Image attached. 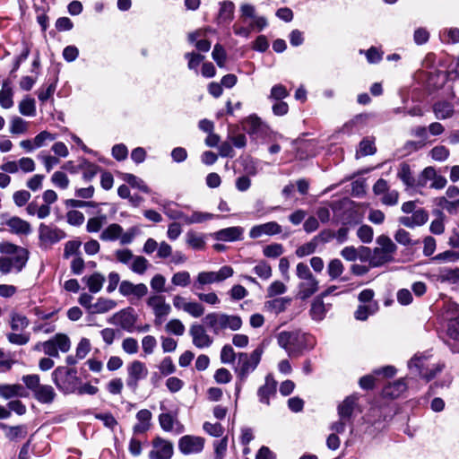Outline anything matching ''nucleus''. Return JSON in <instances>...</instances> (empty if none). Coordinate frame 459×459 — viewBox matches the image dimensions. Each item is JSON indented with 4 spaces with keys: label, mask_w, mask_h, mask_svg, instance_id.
Returning <instances> with one entry per match:
<instances>
[{
    "label": "nucleus",
    "mask_w": 459,
    "mask_h": 459,
    "mask_svg": "<svg viewBox=\"0 0 459 459\" xmlns=\"http://www.w3.org/2000/svg\"><path fill=\"white\" fill-rule=\"evenodd\" d=\"M276 338L279 346L285 350L290 357H299L304 351L315 346L314 337L299 331H282Z\"/></svg>",
    "instance_id": "f257e3e1"
},
{
    "label": "nucleus",
    "mask_w": 459,
    "mask_h": 459,
    "mask_svg": "<svg viewBox=\"0 0 459 459\" xmlns=\"http://www.w3.org/2000/svg\"><path fill=\"white\" fill-rule=\"evenodd\" d=\"M204 323L212 332L218 335L225 330L238 331L242 326V319L237 315H228L221 312H212L204 318Z\"/></svg>",
    "instance_id": "f03ea898"
},
{
    "label": "nucleus",
    "mask_w": 459,
    "mask_h": 459,
    "mask_svg": "<svg viewBox=\"0 0 459 459\" xmlns=\"http://www.w3.org/2000/svg\"><path fill=\"white\" fill-rule=\"evenodd\" d=\"M376 247L370 257L369 264L373 267L380 266L385 263L392 262L397 251L396 244L386 235H380L377 238Z\"/></svg>",
    "instance_id": "7ed1b4c3"
},
{
    "label": "nucleus",
    "mask_w": 459,
    "mask_h": 459,
    "mask_svg": "<svg viewBox=\"0 0 459 459\" xmlns=\"http://www.w3.org/2000/svg\"><path fill=\"white\" fill-rule=\"evenodd\" d=\"M296 275L299 279L297 297L302 300L310 298L319 289V282L311 273L309 267L304 263L296 266Z\"/></svg>",
    "instance_id": "20e7f679"
},
{
    "label": "nucleus",
    "mask_w": 459,
    "mask_h": 459,
    "mask_svg": "<svg viewBox=\"0 0 459 459\" xmlns=\"http://www.w3.org/2000/svg\"><path fill=\"white\" fill-rule=\"evenodd\" d=\"M408 367L411 374L419 375L426 382L430 381L442 370L441 365L432 363L430 358L423 354H415L408 362Z\"/></svg>",
    "instance_id": "39448f33"
},
{
    "label": "nucleus",
    "mask_w": 459,
    "mask_h": 459,
    "mask_svg": "<svg viewBox=\"0 0 459 459\" xmlns=\"http://www.w3.org/2000/svg\"><path fill=\"white\" fill-rule=\"evenodd\" d=\"M264 350L257 347L251 353L240 352L238 354V363L235 368V373L240 382H244L250 373H252L258 366Z\"/></svg>",
    "instance_id": "423d86ee"
},
{
    "label": "nucleus",
    "mask_w": 459,
    "mask_h": 459,
    "mask_svg": "<svg viewBox=\"0 0 459 459\" xmlns=\"http://www.w3.org/2000/svg\"><path fill=\"white\" fill-rule=\"evenodd\" d=\"M148 373L145 363L137 359L133 360L126 366V387L132 393H135L139 388L140 382L146 379Z\"/></svg>",
    "instance_id": "0eeeda50"
},
{
    "label": "nucleus",
    "mask_w": 459,
    "mask_h": 459,
    "mask_svg": "<svg viewBox=\"0 0 459 459\" xmlns=\"http://www.w3.org/2000/svg\"><path fill=\"white\" fill-rule=\"evenodd\" d=\"M55 385L65 393H73L75 390L77 377L76 371L66 367H57L52 373Z\"/></svg>",
    "instance_id": "6e6552de"
},
{
    "label": "nucleus",
    "mask_w": 459,
    "mask_h": 459,
    "mask_svg": "<svg viewBox=\"0 0 459 459\" xmlns=\"http://www.w3.org/2000/svg\"><path fill=\"white\" fill-rule=\"evenodd\" d=\"M234 273L232 267L224 265L218 272H201L197 274L194 282V288L202 290L204 285L221 282Z\"/></svg>",
    "instance_id": "1a4fd4ad"
},
{
    "label": "nucleus",
    "mask_w": 459,
    "mask_h": 459,
    "mask_svg": "<svg viewBox=\"0 0 459 459\" xmlns=\"http://www.w3.org/2000/svg\"><path fill=\"white\" fill-rule=\"evenodd\" d=\"M70 348V338L65 333H56L51 339L42 342L44 353L52 358H58L59 351L66 353Z\"/></svg>",
    "instance_id": "9d476101"
},
{
    "label": "nucleus",
    "mask_w": 459,
    "mask_h": 459,
    "mask_svg": "<svg viewBox=\"0 0 459 459\" xmlns=\"http://www.w3.org/2000/svg\"><path fill=\"white\" fill-rule=\"evenodd\" d=\"M147 305L152 310L156 325H160L165 317L171 312L170 305L166 302L165 297L162 295L154 294L150 296L147 299Z\"/></svg>",
    "instance_id": "9b49d317"
},
{
    "label": "nucleus",
    "mask_w": 459,
    "mask_h": 459,
    "mask_svg": "<svg viewBox=\"0 0 459 459\" xmlns=\"http://www.w3.org/2000/svg\"><path fill=\"white\" fill-rule=\"evenodd\" d=\"M0 252L3 254L13 255L10 258L13 260V268L17 272H20L25 266L28 260L27 249L9 242L0 243Z\"/></svg>",
    "instance_id": "f8f14e48"
},
{
    "label": "nucleus",
    "mask_w": 459,
    "mask_h": 459,
    "mask_svg": "<svg viewBox=\"0 0 459 459\" xmlns=\"http://www.w3.org/2000/svg\"><path fill=\"white\" fill-rule=\"evenodd\" d=\"M30 389L33 391L34 397L42 403H51L56 396L52 386L39 384L38 375H30Z\"/></svg>",
    "instance_id": "ddd939ff"
},
{
    "label": "nucleus",
    "mask_w": 459,
    "mask_h": 459,
    "mask_svg": "<svg viewBox=\"0 0 459 459\" xmlns=\"http://www.w3.org/2000/svg\"><path fill=\"white\" fill-rule=\"evenodd\" d=\"M119 293L130 300H140L148 293V288L144 283L134 284L130 281H122L118 288Z\"/></svg>",
    "instance_id": "4468645a"
},
{
    "label": "nucleus",
    "mask_w": 459,
    "mask_h": 459,
    "mask_svg": "<svg viewBox=\"0 0 459 459\" xmlns=\"http://www.w3.org/2000/svg\"><path fill=\"white\" fill-rule=\"evenodd\" d=\"M189 334L192 337L193 344L198 349L208 348L213 342V339L202 325L193 324L189 328Z\"/></svg>",
    "instance_id": "2eb2a0df"
},
{
    "label": "nucleus",
    "mask_w": 459,
    "mask_h": 459,
    "mask_svg": "<svg viewBox=\"0 0 459 459\" xmlns=\"http://www.w3.org/2000/svg\"><path fill=\"white\" fill-rule=\"evenodd\" d=\"M173 455V445L161 438L156 437L152 441V449L149 454L150 459H169Z\"/></svg>",
    "instance_id": "dca6fc26"
},
{
    "label": "nucleus",
    "mask_w": 459,
    "mask_h": 459,
    "mask_svg": "<svg viewBox=\"0 0 459 459\" xmlns=\"http://www.w3.org/2000/svg\"><path fill=\"white\" fill-rule=\"evenodd\" d=\"M204 446V439L201 437L184 436L179 439L178 448L184 455L200 453Z\"/></svg>",
    "instance_id": "f3484780"
},
{
    "label": "nucleus",
    "mask_w": 459,
    "mask_h": 459,
    "mask_svg": "<svg viewBox=\"0 0 459 459\" xmlns=\"http://www.w3.org/2000/svg\"><path fill=\"white\" fill-rule=\"evenodd\" d=\"M282 228L276 221H268L253 226L249 230V238L255 239L264 236H273L281 233Z\"/></svg>",
    "instance_id": "a211bd4d"
},
{
    "label": "nucleus",
    "mask_w": 459,
    "mask_h": 459,
    "mask_svg": "<svg viewBox=\"0 0 459 459\" xmlns=\"http://www.w3.org/2000/svg\"><path fill=\"white\" fill-rule=\"evenodd\" d=\"M1 224L7 227L8 230L13 234H27L29 231L28 222L16 216L2 215Z\"/></svg>",
    "instance_id": "6ab92c4d"
},
{
    "label": "nucleus",
    "mask_w": 459,
    "mask_h": 459,
    "mask_svg": "<svg viewBox=\"0 0 459 459\" xmlns=\"http://www.w3.org/2000/svg\"><path fill=\"white\" fill-rule=\"evenodd\" d=\"M243 128L250 135H260L265 133L267 126L256 115H250L243 121Z\"/></svg>",
    "instance_id": "aec40b11"
},
{
    "label": "nucleus",
    "mask_w": 459,
    "mask_h": 459,
    "mask_svg": "<svg viewBox=\"0 0 459 459\" xmlns=\"http://www.w3.org/2000/svg\"><path fill=\"white\" fill-rule=\"evenodd\" d=\"M152 414L147 409L140 410L136 413L137 423L134 426V433L140 434L148 431L151 428Z\"/></svg>",
    "instance_id": "412c9836"
},
{
    "label": "nucleus",
    "mask_w": 459,
    "mask_h": 459,
    "mask_svg": "<svg viewBox=\"0 0 459 459\" xmlns=\"http://www.w3.org/2000/svg\"><path fill=\"white\" fill-rule=\"evenodd\" d=\"M275 391L276 381L272 377L267 376L264 385L257 392L260 402L268 405L270 397L274 395Z\"/></svg>",
    "instance_id": "4be33fe9"
},
{
    "label": "nucleus",
    "mask_w": 459,
    "mask_h": 459,
    "mask_svg": "<svg viewBox=\"0 0 459 459\" xmlns=\"http://www.w3.org/2000/svg\"><path fill=\"white\" fill-rule=\"evenodd\" d=\"M291 299L288 297L276 298L268 300L264 303V307L267 311L273 314H280L287 309L290 305Z\"/></svg>",
    "instance_id": "5701e85b"
},
{
    "label": "nucleus",
    "mask_w": 459,
    "mask_h": 459,
    "mask_svg": "<svg viewBox=\"0 0 459 459\" xmlns=\"http://www.w3.org/2000/svg\"><path fill=\"white\" fill-rule=\"evenodd\" d=\"M243 231V229L240 227L226 228L217 231L215 238L221 241H235L240 239Z\"/></svg>",
    "instance_id": "b1692460"
},
{
    "label": "nucleus",
    "mask_w": 459,
    "mask_h": 459,
    "mask_svg": "<svg viewBox=\"0 0 459 459\" xmlns=\"http://www.w3.org/2000/svg\"><path fill=\"white\" fill-rule=\"evenodd\" d=\"M397 177L407 187H417V180L412 176L411 168L407 163L403 162L400 164Z\"/></svg>",
    "instance_id": "393cba45"
},
{
    "label": "nucleus",
    "mask_w": 459,
    "mask_h": 459,
    "mask_svg": "<svg viewBox=\"0 0 459 459\" xmlns=\"http://www.w3.org/2000/svg\"><path fill=\"white\" fill-rule=\"evenodd\" d=\"M114 320L117 325L126 331H131L135 323L134 315L126 310L117 313L114 316Z\"/></svg>",
    "instance_id": "a878e982"
},
{
    "label": "nucleus",
    "mask_w": 459,
    "mask_h": 459,
    "mask_svg": "<svg viewBox=\"0 0 459 459\" xmlns=\"http://www.w3.org/2000/svg\"><path fill=\"white\" fill-rule=\"evenodd\" d=\"M433 112L437 119H446L453 116L454 106L447 101H439L434 104Z\"/></svg>",
    "instance_id": "bb28decb"
},
{
    "label": "nucleus",
    "mask_w": 459,
    "mask_h": 459,
    "mask_svg": "<svg viewBox=\"0 0 459 459\" xmlns=\"http://www.w3.org/2000/svg\"><path fill=\"white\" fill-rule=\"evenodd\" d=\"M328 307L324 303L323 299L317 297L314 299L310 308V315L314 320L321 321L325 318Z\"/></svg>",
    "instance_id": "cd10ccee"
},
{
    "label": "nucleus",
    "mask_w": 459,
    "mask_h": 459,
    "mask_svg": "<svg viewBox=\"0 0 459 459\" xmlns=\"http://www.w3.org/2000/svg\"><path fill=\"white\" fill-rule=\"evenodd\" d=\"M407 389V384L404 379H399L393 384L388 385L384 389V394L391 398H397Z\"/></svg>",
    "instance_id": "c85d7f7f"
},
{
    "label": "nucleus",
    "mask_w": 459,
    "mask_h": 459,
    "mask_svg": "<svg viewBox=\"0 0 459 459\" xmlns=\"http://www.w3.org/2000/svg\"><path fill=\"white\" fill-rule=\"evenodd\" d=\"M357 397L354 395L348 396L338 407V414L341 419L349 420L352 414Z\"/></svg>",
    "instance_id": "c756f323"
},
{
    "label": "nucleus",
    "mask_w": 459,
    "mask_h": 459,
    "mask_svg": "<svg viewBox=\"0 0 459 459\" xmlns=\"http://www.w3.org/2000/svg\"><path fill=\"white\" fill-rule=\"evenodd\" d=\"M25 395V389L21 385H0V396L9 399Z\"/></svg>",
    "instance_id": "7c9ffc66"
},
{
    "label": "nucleus",
    "mask_w": 459,
    "mask_h": 459,
    "mask_svg": "<svg viewBox=\"0 0 459 459\" xmlns=\"http://www.w3.org/2000/svg\"><path fill=\"white\" fill-rule=\"evenodd\" d=\"M116 305V302L112 299L100 298L91 307V314L106 313L115 308Z\"/></svg>",
    "instance_id": "2f4dec72"
},
{
    "label": "nucleus",
    "mask_w": 459,
    "mask_h": 459,
    "mask_svg": "<svg viewBox=\"0 0 459 459\" xmlns=\"http://www.w3.org/2000/svg\"><path fill=\"white\" fill-rule=\"evenodd\" d=\"M123 228L117 223L108 225L100 234V238L104 241H114L119 238Z\"/></svg>",
    "instance_id": "473e14b6"
},
{
    "label": "nucleus",
    "mask_w": 459,
    "mask_h": 459,
    "mask_svg": "<svg viewBox=\"0 0 459 459\" xmlns=\"http://www.w3.org/2000/svg\"><path fill=\"white\" fill-rule=\"evenodd\" d=\"M39 238L43 243H55L60 239L57 230L41 224L39 227Z\"/></svg>",
    "instance_id": "72a5a7b5"
},
{
    "label": "nucleus",
    "mask_w": 459,
    "mask_h": 459,
    "mask_svg": "<svg viewBox=\"0 0 459 459\" xmlns=\"http://www.w3.org/2000/svg\"><path fill=\"white\" fill-rule=\"evenodd\" d=\"M84 280L86 281L89 290L92 293L99 292L102 289L105 281L104 276L99 273H95L88 278H84Z\"/></svg>",
    "instance_id": "f704fd0d"
},
{
    "label": "nucleus",
    "mask_w": 459,
    "mask_h": 459,
    "mask_svg": "<svg viewBox=\"0 0 459 459\" xmlns=\"http://www.w3.org/2000/svg\"><path fill=\"white\" fill-rule=\"evenodd\" d=\"M28 324L26 316L17 312L11 313L10 326L13 332H22L27 327Z\"/></svg>",
    "instance_id": "c9c22d12"
},
{
    "label": "nucleus",
    "mask_w": 459,
    "mask_h": 459,
    "mask_svg": "<svg viewBox=\"0 0 459 459\" xmlns=\"http://www.w3.org/2000/svg\"><path fill=\"white\" fill-rule=\"evenodd\" d=\"M122 178L124 181H126L127 184H129L132 187L137 188L143 193H150V188L148 186L144 183L143 179L140 178L130 174V173H125L122 176Z\"/></svg>",
    "instance_id": "e433bc0d"
},
{
    "label": "nucleus",
    "mask_w": 459,
    "mask_h": 459,
    "mask_svg": "<svg viewBox=\"0 0 459 459\" xmlns=\"http://www.w3.org/2000/svg\"><path fill=\"white\" fill-rule=\"evenodd\" d=\"M1 427L4 429H6V437L11 440L24 437L27 434V428L25 425L7 426L5 424H2Z\"/></svg>",
    "instance_id": "4c0bfd02"
},
{
    "label": "nucleus",
    "mask_w": 459,
    "mask_h": 459,
    "mask_svg": "<svg viewBox=\"0 0 459 459\" xmlns=\"http://www.w3.org/2000/svg\"><path fill=\"white\" fill-rule=\"evenodd\" d=\"M394 238L398 244L404 247H411L418 244V241H415L411 238L410 232L403 228H399L394 232Z\"/></svg>",
    "instance_id": "58836bf2"
},
{
    "label": "nucleus",
    "mask_w": 459,
    "mask_h": 459,
    "mask_svg": "<svg viewBox=\"0 0 459 459\" xmlns=\"http://www.w3.org/2000/svg\"><path fill=\"white\" fill-rule=\"evenodd\" d=\"M12 88L8 82H4L0 91V105L4 108H9L13 106Z\"/></svg>",
    "instance_id": "ea45409f"
},
{
    "label": "nucleus",
    "mask_w": 459,
    "mask_h": 459,
    "mask_svg": "<svg viewBox=\"0 0 459 459\" xmlns=\"http://www.w3.org/2000/svg\"><path fill=\"white\" fill-rule=\"evenodd\" d=\"M186 243L189 247L196 250H201L205 246L204 236L194 231H188L186 233Z\"/></svg>",
    "instance_id": "a19ab883"
},
{
    "label": "nucleus",
    "mask_w": 459,
    "mask_h": 459,
    "mask_svg": "<svg viewBox=\"0 0 459 459\" xmlns=\"http://www.w3.org/2000/svg\"><path fill=\"white\" fill-rule=\"evenodd\" d=\"M107 221V216L105 214L90 218L86 224V230L90 233H96L100 230L102 226Z\"/></svg>",
    "instance_id": "79ce46f5"
},
{
    "label": "nucleus",
    "mask_w": 459,
    "mask_h": 459,
    "mask_svg": "<svg viewBox=\"0 0 459 459\" xmlns=\"http://www.w3.org/2000/svg\"><path fill=\"white\" fill-rule=\"evenodd\" d=\"M214 217L212 213L204 212H194L190 216L185 218L186 224L203 223L212 220Z\"/></svg>",
    "instance_id": "37998d69"
},
{
    "label": "nucleus",
    "mask_w": 459,
    "mask_h": 459,
    "mask_svg": "<svg viewBox=\"0 0 459 459\" xmlns=\"http://www.w3.org/2000/svg\"><path fill=\"white\" fill-rule=\"evenodd\" d=\"M439 279L441 281L455 283L459 281V268H444L440 271Z\"/></svg>",
    "instance_id": "c03bdc74"
},
{
    "label": "nucleus",
    "mask_w": 459,
    "mask_h": 459,
    "mask_svg": "<svg viewBox=\"0 0 459 459\" xmlns=\"http://www.w3.org/2000/svg\"><path fill=\"white\" fill-rule=\"evenodd\" d=\"M343 270V264L339 259L331 260L327 265V273L332 280L341 276Z\"/></svg>",
    "instance_id": "a18cd8bd"
},
{
    "label": "nucleus",
    "mask_w": 459,
    "mask_h": 459,
    "mask_svg": "<svg viewBox=\"0 0 459 459\" xmlns=\"http://www.w3.org/2000/svg\"><path fill=\"white\" fill-rule=\"evenodd\" d=\"M149 265L148 260L141 255L134 256L130 265L131 270L138 274H143Z\"/></svg>",
    "instance_id": "49530a36"
},
{
    "label": "nucleus",
    "mask_w": 459,
    "mask_h": 459,
    "mask_svg": "<svg viewBox=\"0 0 459 459\" xmlns=\"http://www.w3.org/2000/svg\"><path fill=\"white\" fill-rule=\"evenodd\" d=\"M165 329L168 333L181 336L185 333V325L179 319H171L165 325Z\"/></svg>",
    "instance_id": "de8ad7c7"
},
{
    "label": "nucleus",
    "mask_w": 459,
    "mask_h": 459,
    "mask_svg": "<svg viewBox=\"0 0 459 459\" xmlns=\"http://www.w3.org/2000/svg\"><path fill=\"white\" fill-rule=\"evenodd\" d=\"M171 282L175 286L187 287L191 282L190 273L186 271L178 272L173 274Z\"/></svg>",
    "instance_id": "09e8293b"
},
{
    "label": "nucleus",
    "mask_w": 459,
    "mask_h": 459,
    "mask_svg": "<svg viewBox=\"0 0 459 459\" xmlns=\"http://www.w3.org/2000/svg\"><path fill=\"white\" fill-rule=\"evenodd\" d=\"M317 247L316 239L312 238L309 242L299 247L295 254L298 257H304L315 253Z\"/></svg>",
    "instance_id": "8fccbe9b"
},
{
    "label": "nucleus",
    "mask_w": 459,
    "mask_h": 459,
    "mask_svg": "<svg viewBox=\"0 0 459 459\" xmlns=\"http://www.w3.org/2000/svg\"><path fill=\"white\" fill-rule=\"evenodd\" d=\"M399 201V192L397 190H391L390 187L387 189L385 193L381 195L380 202L384 205L394 206L398 204Z\"/></svg>",
    "instance_id": "3c124183"
},
{
    "label": "nucleus",
    "mask_w": 459,
    "mask_h": 459,
    "mask_svg": "<svg viewBox=\"0 0 459 459\" xmlns=\"http://www.w3.org/2000/svg\"><path fill=\"white\" fill-rule=\"evenodd\" d=\"M436 169L433 167L425 168L420 173L419 179L417 180V187H422L427 185L429 180H434L437 176Z\"/></svg>",
    "instance_id": "603ef678"
},
{
    "label": "nucleus",
    "mask_w": 459,
    "mask_h": 459,
    "mask_svg": "<svg viewBox=\"0 0 459 459\" xmlns=\"http://www.w3.org/2000/svg\"><path fill=\"white\" fill-rule=\"evenodd\" d=\"M283 247L281 244L273 243L268 246H265L263 249V254L264 256L269 258H276L283 254Z\"/></svg>",
    "instance_id": "864d4df0"
},
{
    "label": "nucleus",
    "mask_w": 459,
    "mask_h": 459,
    "mask_svg": "<svg viewBox=\"0 0 459 459\" xmlns=\"http://www.w3.org/2000/svg\"><path fill=\"white\" fill-rule=\"evenodd\" d=\"M212 56L220 67H224L226 64L227 55L223 47L220 44H216L213 48Z\"/></svg>",
    "instance_id": "5fc2aeb1"
},
{
    "label": "nucleus",
    "mask_w": 459,
    "mask_h": 459,
    "mask_svg": "<svg viewBox=\"0 0 459 459\" xmlns=\"http://www.w3.org/2000/svg\"><path fill=\"white\" fill-rule=\"evenodd\" d=\"M430 157L437 161H445L449 156V150L443 145H437L429 152Z\"/></svg>",
    "instance_id": "6e6d98bb"
},
{
    "label": "nucleus",
    "mask_w": 459,
    "mask_h": 459,
    "mask_svg": "<svg viewBox=\"0 0 459 459\" xmlns=\"http://www.w3.org/2000/svg\"><path fill=\"white\" fill-rule=\"evenodd\" d=\"M357 236L361 242L368 244L373 240V229L366 224L361 225L357 230Z\"/></svg>",
    "instance_id": "4d7b16f0"
},
{
    "label": "nucleus",
    "mask_w": 459,
    "mask_h": 459,
    "mask_svg": "<svg viewBox=\"0 0 459 459\" xmlns=\"http://www.w3.org/2000/svg\"><path fill=\"white\" fill-rule=\"evenodd\" d=\"M55 139V136L48 131H42L33 140V145L30 144V149L40 148Z\"/></svg>",
    "instance_id": "13d9d810"
},
{
    "label": "nucleus",
    "mask_w": 459,
    "mask_h": 459,
    "mask_svg": "<svg viewBox=\"0 0 459 459\" xmlns=\"http://www.w3.org/2000/svg\"><path fill=\"white\" fill-rule=\"evenodd\" d=\"M254 271L263 280H268L272 276V268L264 261L259 262L254 267Z\"/></svg>",
    "instance_id": "bf43d9fd"
},
{
    "label": "nucleus",
    "mask_w": 459,
    "mask_h": 459,
    "mask_svg": "<svg viewBox=\"0 0 459 459\" xmlns=\"http://www.w3.org/2000/svg\"><path fill=\"white\" fill-rule=\"evenodd\" d=\"M185 312L193 317L197 318L204 314V307L201 303L195 301H188Z\"/></svg>",
    "instance_id": "052dcab7"
},
{
    "label": "nucleus",
    "mask_w": 459,
    "mask_h": 459,
    "mask_svg": "<svg viewBox=\"0 0 459 459\" xmlns=\"http://www.w3.org/2000/svg\"><path fill=\"white\" fill-rule=\"evenodd\" d=\"M235 5L230 1H224L221 4L220 17L230 21L233 17Z\"/></svg>",
    "instance_id": "680f3d73"
},
{
    "label": "nucleus",
    "mask_w": 459,
    "mask_h": 459,
    "mask_svg": "<svg viewBox=\"0 0 459 459\" xmlns=\"http://www.w3.org/2000/svg\"><path fill=\"white\" fill-rule=\"evenodd\" d=\"M52 183L62 189H66L69 185L68 177L61 171H56L51 178Z\"/></svg>",
    "instance_id": "e2e57ef3"
},
{
    "label": "nucleus",
    "mask_w": 459,
    "mask_h": 459,
    "mask_svg": "<svg viewBox=\"0 0 459 459\" xmlns=\"http://www.w3.org/2000/svg\"><path fill=\"white\" fill-rule=\"evenodd\" d=\"M67 222L73 226H80L84 221V215L77 210H71L66 213Z\"/></svg>",
    "instance_id": "0e129e2a"
},
{
    "label": "nucleus",
    "mask_w": 459,
    "mask_h": 459,
    "mask_svg": "<svg viewBox=\"0 0 459 459\" xmlns=\"http://www.w3.org/2000/svg\"><path fill=\"white\" fill-rule=\"evenodd\" d=\"M122 349L127 354H135L138 352L139 345L134 338L127 337L122 342Z\"/></svg>",
    "instance_id": "69168bd1"
},
{
    "label": "nucleus",
    "mask_w": 459,
    "mask_h": 459,
    "mask_svg": "<svg viewBox=\"0 0 459 459\" xmlns=\"http://www.w3.org/2000/svg\"><path fill=\"white\" fill-rule=\"evenodd\" d=\"M90 351H91L90 341L86 338H82L79 342V343L76 347V351H75L76 358L79 359H84L88 355Z\"/></svg>",
    "instance_id": "338daca9"
},
{
    "label": "nucleus",
    "mask_w": 459,
    "mask_h": 459,
    "mask_svg": "<svg viewBox=\"0 0 459 459\" xmlns=\"http://www.w3.org/2000/svg\"><path fill=\"white\" fill-rule=\"evenodd\" d=\"M236 359V353L233 350V348L226 344L222 347L221 351V360L224 364H230L232 363Z\"/></svg>",
    "instance_id": "774afa93"
}]
</instances>
